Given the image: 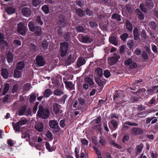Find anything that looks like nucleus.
<instances>
[{
    "label": "nucleus",
    "mask_w": 158,
    "mask_h": 158,
    "mask_svg": "<svg viewBox=\"0 0 158 158\" xmlns=\"http://www.w3.org/2000/svg\"><path fill=\"white\" fill-rule=\"evenodd\" d=\"M49 113V110L48 108H44L42 105H39L37 114V117L43 119H45L48 117Z\"/></svg>",
    "instance_id": "nucleus-1"
},
{
    "label": "nucleus",
    "mask_w": 158,
    "mask_h": 158,
    "mask_svg": "<svg viewBox=\"0 0 158 158\" xmlns=\"http://www.w3.org/2000/svg\"><path fill=\"white\" fill-rule=\"evenodd\" d=\"M31 113L30 109H27V106L24 105L18 110V114L19 115H25L27 116L29 115Z\"/></svg>",
    "instance_id": "nucleus-2"
},
{
    "label": "nucleus",
    "mask_w": 158,
    "mask_h": 158,
    "mask_svg": "<svg viewBox=\"0 0 158 158\" xmlns=\"http://www.w3.org/2000/svg\"><path fill=\"white\" fill-rule=\"evenodd\" d=\"M68 48V44L66 42L60 43V55L61 56H64L67 54Z\"/></svg>",
    "instance_id": "nucleus-3"
},
{
    "label": "nucleus",
    "mask_w": 158,
    "mask_h": 158,
    "mask_svg": "<svg viewBox=\"0 0 158 158\" xmlns=\"http://www.w3.org/2000/svg\"><path fill=\"white\" fill-rule=\"evenodd\" d=\"M27 30V27L23 23H20L18 25V32L22 35H25Z\"/></svg>",
    "instance_id": "nucleus-4"
},
{
    "label": "nucleus",
    "mask_w": 158,
    "mask_h": 158,
    "mask_svg": "<svg viewBox=\"0 0 158 158\" xmlns=\"http://www.w3.org/2000/svg\"><path fill=\"white\" fill-rule=\"evenodd\" d=\"M120 56L116 54H113L112 56L110 57L108 60V63L113 65L115 64L120 58Z\"/></svg>",
    "instance_id": "nucleus-5"
},
{
    "label": "nucleus",
    "mask_w": 158,
    "mask_h": 158,
    "mask_svg": "<svg viewBox=\"0 0 158 158\" xmlns=\"http://www.w3.org/2000/svg\"><path fill=\"white\" fill-rule=\"evenodd\" d=\"M124 64L127 67L129 66V68L131 69H133L136 68L137 66V64L134 61H133L130 58H129L126 60L124 62Z\"/></svg>",
    "instance_id": "nucleus-6"
},
{
    "label": "nucleus",
    "mask_w": 158,
    "mask_h": 158,
    "mask_svg": "<svg viewBox=\"0 0 158 158\" xmlns=\"http://www.w3.org/2000/svg\"><path fill=\"white\" fill-rule=\"evenodd\" d=\"M35 60L37 67L43 66L45 64L44 59L41 56H37L36 57Z\"/></svg>",
    "instance_id": "nucleus-7"
},
{
    "label": "nucleus",
    "mask_w": 158,
    "mask_h": 158,
    "mask_svg": "<svg viewBox=\"0 0 158 158\" xmlns=\"http://www.w3.org/2000/svg\"><path fill=\"white\" fill-rule=\"evenodd\" d=\"M76 55L75 54H70L68 57L65 61L66 64L69 65L73 63L76 59Z\"/></svg>",
    "instance_id": "nucleus-8"
},
{
    "label": "nucleus",
    "mask_w": 158,
    "mask_h": 158,
    "mask_svg": "<svg viewBox=\"0 0 158 158\" xmlns=\"http://www.w3.org/2000/svg\"><path fill=\"white\" fill-rule=\"evenodd\" d=\"M49 125L51 128L55 129L56 131L60 129L58 123L56 120H50L49 122Z\"/></svg>",
    "instance_id": "nucleus-9"
},
{
    "label": "nucleus",
    "mask_w": 158,
    "mask_h": 158,
    "mask_svg": "<svg viewBox=\"0 0 158 158\" xmlns=\"http://www.w3.org/2000/svg\"><path fill=\"white\" fill-rule=\"evenodd\" d=\"M152 111V110H149L143 112H140L135 115V117L137 118V119H139L140 118H144L147 115V114L151 113Z\"/></svg>",
    "instance_id": "nucleus-10"
},
{
    "label": "nucleus",
    "mask_w": 158,
    "mask_h": 158,
    "mask_svg": "<svg viewBox=\"0 0 158 158\" xmlns=\"http://www.w3.org/2000/svg\"><path fill=\"white\" fill-rule=\"evenodd\" d=\"M60 106L57 103H54L53 105V108L55 114H57L61 113Z\"/></svg>",
    "instance_id": "nucleus-11"
},
{
    "label": "nucleus",
    "mask_w": 158,
    "mask_h": 158,
    "mask_svg": "<svg viewBox=\"0 0 158 158\" xmlns=\"http://www.w3.org/2000/svg\"><path fill=\"white\" fill-rule=\"evenodd\" d=\"M132 132L133 135H139L142 134L143 133V131L141 128L135 127L132 129Z\"/></svg>",
    "instance_id": "nucleus-12"
},
{
    "label": "nucleus",
    "mask_w": 158,
    "mask_h": 158,
    "mask_svg": "<svg viewBox=\"0 0 158 158\" xmlns=\"http://www.w3.org/2000/svg\"><path fill=\"white\" fill-rule=\"evenodd\" d=\"M22 12L23 15L26 17H29L31 15V11L28 8H23L22 10Z\"/></svg>",
    "instance_id": "nucleus-13"
},
{
    "label": "nucleus",
    "mask_w": 158,
    "mask_h": 158,
    "mask_svg": "<svg viewBox=\"0 0 158 158\" xmlns=\"http://www.w3.org/2000/svg\"><path fill=\"white\" fill-rule=\"evenodd\" d=\"M35 127L36 130L41 132H42L43 130L44 125L41 123H37L35 124Z\"/></svg>",
    "instance_id": "nucleus-14"
},
{
    "label": "nucleus",
    "mask_w": 158,
    "mask_h": 158,
    "mask_svg": "<svg viewBox=\"0 0 158 158\" xmlns=\"http://www.w3.org/2000/svg\"><path fill=\"white\" fill-rule=\"evenodd\" d=\"M81 39L82 42L86 43H90L92 41V39L88 36L82 35Z\"/></svg>",
    "instance_id": "nucleus-15"
},
{
    "label": "nucleus",
    "mask_w": 158,
    "mask_h": 158,
    "mask_svg": "<svg viewBox=\"0 0 158 158\" xmlns=\"http://www.w3.org/2000/svg\"><path fill=\"white\" fill-rule=\"evenodd\" d=\"M1 75L5 79H7L9 76V73L6 69L2 68L1 70Z\"/></svg>",
    "instance_id": "nucleus-16"
},
{
    "label": "nucleus",
    "mask_w": 158,
    "mask_h": 158,
    "mask_svg": "<svg viewBox=\"0 0 158 158\" xmlns=\"http://www.w3.org/2000/svg\"><path fill=\"white\" fill-rule=\"evenodd\" d=\"M64 83L66 85V87L69 90H71L74 89V86L72 82L65 81Z\"/></svg>",
    "instance_id": "nucleus-17"
},
{
    "label": "nucleus",
    "mask_w": 158,
    "mask_h": 158,
    "mask_svg": "<svg viewBox=\"0 0 158 158\" xmlns=\"http://www.w3.org/2000/svg\"><path fill=\"white\" fill-rule=\"evenodd\" d=\"M85 62V59L83 57L79 58L78 59L77 63V67L79 68L84 64Z\"/></svg>",
    "instance_id": "nucleus-18"
},
{
    "label": "nucleus",
    "mask_w": 158,
    "mask_h": 158,
    "mask_svg": "<svg viewBox=\"0 0 158 158\" xmlns=\"http://www.w3.org/2000/svg\"><path fill=\"white\" fill-rule=\"evenodd\" d=\"M13 54L10 52H8L7 54L6 60L9 63H12L13 61Z\"/></svg>",
    "instance_id": "nucleus-19"
},
{
    "label": "nucleus",
    "mask_w": 158,
    "mask_h": 158,
    "mask_svg": "<svg viewBox=\"0 0 158 158\" xmlns=\"http://www.w3.org/2000/svg\"><path fill=\"white\" fill-rule=\"evenodd\" d=\"M14 129L16 131L19 132L20 131V127L21 126L17 122L16 123L13 122L12 123Z\"/></svg>",
    "instance_id": "nucleus-20"
},
{
    "label": "nucleus",
    "mask_w": 158,
    "mask_h": 158,
    "mask_svg": "<svg viewBox=\"0 0 158 158\" xmlns=\"http://www.w3.org/2000/svg\"><path fill=\"white\" fill-rule=\"evenodd\" d=\"M34 33L37 36H39L41 34V27L36 26L34 31Z\"/></svg>",
    "instance_id": "nucleus-21"
},
{
    "label": "nucleus",
    "mask_w": 158,
    "mask_h": 158,
    "mask_svg": "<svg viewBox=\"0 0 158 158\" xmlns=\"http://www.w3.org/2000/svg\"><path fill=\"white\" fill-rule=\"evenodd\" d=\"M25 64L23 61L19 62L17 64V68L16 69L18 70H22L24 67Z\"/></svg>",
    "instance_id": "nucleus-22"
},
{
    "label": "nucleus",
    "mask_w": 158,
    "mask_h": 158,
    "mask_svg": "<svg viewBox=\"0 0 158 158\" xmlns=\"http://www.w3.org/2000/svg\"><path fill=\"white\" fill-rule=\"evenodd\" d=\"M133 34L135 40H137L139 39V36L138 31L136 28H134L133 30Z\"/></svg>",
    "instance_id": "nucleus-23"
},
{
    "label": "nucleus",
    "mask_w": 158,
    "mask_h": 158,
    "mask_svg": "<svg viewBox=\"0 0 158 158\" xmlns=\"http://www.w3.org/2000/svg\"><path fill=\"white\" fill-rule=\"evenodd\" d=\"M135 12L137 14L138 16L139 19L143 20L144 19V17L143 13L140 11L139 9H136Z\"/></svg>",
    "instance_id": "nucleus-24"
},
{
    "label": "nucleus",
    "mask_w": 158,
    "mask_h": 158,
    "mask_svg": "<svg viewBox=\"0 0 158 158\" xmlns=\"http://www.w3.org/2000/svg\"><path fill=\"white\" fill-rule=\"evenodd\" d=\"M6 10L8 14H11L15 13V9L11 7H8L6 8Z\"/></svg>",
    "instance_id": "nucleus-25"
},
{
    "label": "nucleus",
    "mask_w": 158,
    "mask_h": 158,
    "mask_svg": "<svg viewBox=\"0 0 158 158\" xmlns=\"http://www.w3.org/2000/svg\"><path fill=\"white\" fill-rule=\"evenodd\" d=\"M22 73L19 70L15 69L14 71V77L15 78H19L21 77Z\"/></svg>",
    "instance_id": "nucleus-26"
},
{
    "label": "nucleus",
    "mask_w": 158,
    "mask_h": 158,
    "mask_svg": "<svg viewBox=\"0 0 158 158\" xmlns=\"http://www.w3.org/2000/svg\"><path fill=\"white\" fill-rule=\"evenodd\" d=\"M127 46L131 49H133L134 47H135L134 41L133 40H129L127 43Z\"/></svg>",
    "instance_id": "nucleus-27"
},
{
    "label": "nucleus",
    "mask_w": 158,
    "mask_h": 158,
    "mask_svg": "<svg viewBox=\"0 0 158 158\" xmlns=\"http://www.w3.org/2000/svg\"><path fill=\"white\" fill-rule=\"evenodd\" d=\"M147 7L149 9L152 8L154 4L153 2L150 0H147L146 3Z\"/></svg>",
    "instance_id": "nucleus-28"
},
{
    "label": "nucleus",
    "mask_w": 158,
    "mask_h": 158,
    "mask_svg": "<svg viewBox=\"0 0 158 158\" xmlns=\"http://www.w3.org/2000/svg\"><path fill=\"white\" fill-rule=\"evenodd\" d=\"M52 94V92L50 89H46L44 93V95L45 97H49Z\"/></svg>",
    "instance_id": "nucleus-29"
},
{
    "label": "nucleus",
    "mask_w": 158,
    "mask_h": 158,
    "mask_svg": "<svg viewBox=\"0 0 158 158\" xmlns=\"http://www.w3.org/2000/svg\"><path fill=\"white\" fill-rule=\"evenodd\" d=\"M126 26L127 29L129 31H131L133 28L131 24L128 20L126 22Z\"/></svg>",
    "instance_id": "nucleus-30"
},
{
    "label": "nucleus",
    "mask_w": 158,
    "mask_h": 158,
    "mask_svg": "<svg viewBox=\"0 0 158 158\" xmlns=\"http://www.w3.org/2000/svg\"><path fill=\"white\" fill-rule=\"evenodd\" d=\"M28 27L31 31H34L35 27L34 25V23L32 22H30L28 23Z\"/></svg>",
    "instance_id": "nucleus-31"
},
{
    "label": "nucleus",
    "mask_w": 158,
    "mask_h": 158,
    "mask_svg": "<svg viewBox=\"0 0 158 158\" xmlns=\"http://www.w3.org/2000/svg\"><path fill=\"white\" fill-rule=\"evenodd\" d=\"M110 42L115 45H116L117 44V42L116 38L114 36L111 37L109 38Z\"/></svg>",
    "instance_id": "nucleus-32"
},
{
    "label": "nucleus",
    "mask_w": 158,
    "mask_h": 158,
    "mask_svg": "<svg viewBox=\"0 0 158 158\" xmlns=\"http://www.w3.org/2000/svg\"><path fill=\"white\" fill-rule=\"evenodd\" d=\"M18 123L21 126L25 125L28 123V121L26 119H22L20 121L18 122Z\"/></svg>",
    "instance_id": "nucleus-33"
},
{
    "label": "nucleus",
    "mask_w": 158,
    "mask_h": 158,
    "mask_svg": "<svg viewBox=\"0 0 158 158\" xmlns=\"http://www.w3.org/2000/svg\"><path fill=\"white\" fill-rule=\"evenodd\" d=\"M64 93V92L60 90L59 89H56L54 91V94L56 96H59L61 95H63Z\"/></svg>",
    "instance_id": "nucleus-34"
},
{
    "label": "nucleus",
    "mask_w": 158,
    "mask_h": 158,
    "mask_svg": "<svg viewBox=\"0 0 158 158\" xmlns=\"http://www.w3.org/2000/svg\"><path fill=\"white\" fill-rule=\"evenodd\" d=\"M143 148V145L142 144H140L138 145L137 147V155L139 154L141 152Z\"/></svg>",
    "instance_id": "nucleus-35"
},
{
    "label": "nucleus",
    "mask_w": 158,
    "mask_h": 158,
    "mask_svg": "<svg viewBox=\"0 0 158 158\" xmlns=\"http://www.w3.org/2000/svg\"><path fill=\"white\" fill-rule=\"evenodd\" d=\"M42 2V0H32L33 5L35 7L37 6Z\"/></svg>",
    "instance_id": "nucleus-36"
},
{
    "label": "nucleus",
    "mask_w": 158,
    "mask_h": 158,
    "mask_svg": "<svg viewBox=\"0 0 158 158\" xmlns=\"http://www.w3.org/2000/svg\"><path fill=\"white\" fill-rule=\"evenodd\" d=\"M9 89V85L8 83H6L5 85V87L3 92V95H5L8 91Z\"/></svg>",
    "instance_id": "nucleus-37"
},
{
    "label": "nucleus",
    "mask_w": 158,
    "mask_h": 158,
    "mask_svg": "<svg viewBox=\"0 0 158 158\" xmlns=\"http://www.w3.org/2000/svg\"><path fill=\"white\" fill-rule=\"evenodd\" d=\"M112 19H116L118 21H120L121 20V16L116 14H113L111 17Z\"/></svg>",
    "instance_id": "nucleus-38"
},
{
    "label": "nucleus",
    "mask_w": 158,
    "mask_h": 158,
    "mask_svg": "<svg viewBox=\"0 0 158 158\" xmlns=\"http://www.w3.org/2000/svg\"><path fill=\"white\" fill-rule=\"evenodd\" d=\"M46 135L50 140H52V134L50 131H48L46 132Z\"/></svg>",
    "instance_id": "nucleus-39"
},
{
    "label": "nucleus",
    "mask_w": 158,
    "mask_h": 158,
    "mask_svg": "<svg viewBox=\"0 0 158 158\" xmlns=\"http://www.w3.org/2000/svg\"><path fill=\"white\" fill-rule=\"evenodd\" d=\"M42 9L45 14H47L49 13L48 7L47 5H45L43 6L42 7Z\"/></svg>",
    "instance_id": "nucleus-40"
},
{
    "label": "nucleus",
    "mask_w": 158,
    "mask_h": 158,
    "mask_svg": "<svg viewBox=\"0 0 158 158\" xmlns=\"http://www.w3.org/2000/svg\"><path fill=\"white\" fill-rule=\"evenodd\" d=\"M85 82L88 83L90 85H93L94 82L93 80L89 77H86L85 79Z\"/></svg>",
    "instance_id": "nucleus-41"
},
{
    "label": "nucleus",
    "mask_w": 158,
    "mask_h": 158,
    "mask_svg": "<svg viewBox=\"0 0 158 158\" xmlns=\"http://www.w3.org/2000/svg\"><path fill=\"white\" fill-rule=\"evenodd\" d=\"M110 122L114 130L116 129L118 127V124L117 122L115 120H111Z\"/></svg>",
    "instance_id": "nucleus-42"
},
{
    "label": "nucleus",
    "mask_w": 158,
    "mask_h": 158,
    "mask_svg": "<svg viewBox=\"0 0 158 158\" xmlns=\"http://www.w3.org/2000/svg\"><path fill=\"white\" fill-rule=\"evenodd\" d=\"M128 36V34L127 33H124L120 36L121 39L123 41H125Z\"/></svg>",
    "instance_id": "nucleus-43"
},
{
    "label": "nucleus",
    "mask_w": 158,
    "mask_h": 158,
    "mask_svg": "<svg viewBox=\"0 0 158 158\" xmlns=\"http://www.w3.org/2000/svg\"><path fill=\"white\" fill-rule=\"evenodd\" d=\"M96 73L98 75L99 77H101L103 75L102 70L100 68H98L95 70Z\"/></svg>",
    "instance_id": "nucleus-44"
},
{
    "label": "nucleus",
    "mask_w": 158,
    "mask_h": 158,
    "mask_svg": "<svg viewBox=\"0 0 158 158\" xmlns=\"http://www.w3.org/2000/svg\"><path fill=\"white\" fill-rule=\"evenodd\" d=\"M36 96L35 94H32L30 97V102L31 103L35 101Z\"/></svg>",
    "instance_id": "nucleus-45"
},
{
    "label": "nucleus",
    "mask_w": 158,
    "mask_h": 158,
    "mask_svg": "<svg viewBox=\"0 0 158 158\" xmlns=\"http://www.w3.org/2000/svg\"><path fill=\"white\" fill-rule=\"evenodd\" d=\"M41 45L43 48L46 49L48 46L47 41L45 40L43 41L42 42Z\"/></svg>",
    "instance_id": "nucleus-46"
},
{
    "label": "nucleus",
    "mask_w": 158,
    "mask_h": 158,
    "mask_svg": "<svg viewBox=\"0 0 158 158\" xmlns=\"http://www.w3.org/2000/svg\"><path fill=\"white\" fill-rule=\"evenodd\" d=\"M31 85L29 83H27L25 84L23 86V89L24 90L28 91L31 88Z\"/></svg>",
    "instance_id": "nucleus-47"
},
{
    "label": "nucleus",
    "mask_w": 158,
    "mask_h": 158,
    "mask_svg": "<svg viewBox=\"0 0 158 158\" xmlns=\"http://www.w3.org/2000/svg\"><path fill=\"white\" fill-rule=\"evenodd\" d=\"M76 11L78 15L80 17L83 16L84 14L83 11L81 9H77L76 10Z\"/></svg>",
    "instance_id": "nucleus-48"
},
{
    "label": "nucleus",
    "mask_w": 158,
    "mask_h": 158,
    "mask_svg": "<svg viewBox=\"0 0 158 158\" xmlns=\"http://www.w3.org/2000/svg\"><path fill=\"white\" fill-rule=\"evenodd\" d=\"M103 74L106 78H108L111 75L109 71L107 70H104Z\"/></svg>",
    "instance_id": "nucleus-49"
},
{
    "label": "nucleus",
    "mask_w": 158,
    "mask_h": 158,
    "mask_svg": "<svg viewBox=\"0 0 158 158\" xmlns=\"http://www.w3.org/2000/svg\"><path fill=\"white\" fill-rule=\"evenodd\" d=\"M64 37L66 41H68L70 39V33L69 32H67L64 35Z\"/></svg>",
    "instance_id": "nucleus-50"
},
{
    "label": "nucleus",
    "mask_w": 158,
    "mask_h": 158,
    "mask_svg": "<svg viewBox=\"0 0 158 158\" xmlns=\"http://www.w3.org/2000/svg\"><path fill=\"white\" fill-rule=\"evenodd\" d=\"M23 139H26L27 141H28L30 139L29 135L27 133L23 134L22 135Z\"/></svg>",
    "instance_id": "nucleus-51"
},
{
    "label": "nucleus",
    "mask_w": 158,
    "mask_h": 158,
    "mask_svg": "<svg viewBox=\"0 0 158 158\" xmlns=\"http://www.w3.org/2000/svg\"><path fill=\"white\" fill-rule=\"evenodd\" d=\"M78 101L80 104L82 106L84 105L85 102V99L81 98L78 99Z\"/></svg>",
    "instance_id": "nucleus-52"
},
{
    "label": "nucleus",
    "mask_w": 158,
    "mask_h": 158,
    "mask_svg": "<svg viewBox=\"0 0 158 158\" xmlns=\"http://www.w3.org/2000/svg\"><path fill=\"white\" fill-rule=\"evenodd\" d=\"M150 27L152 29H155L156 27V23L154 22H151L149 23Z\"/></svg>",
    "instance_id": "nucleus-53"
},
{
    "label": "nucleus",
    "mask_w": 158,
    "mask_h": 158,
    "mask_svg": "<svg viewBox=\"0 0 158 158\" xmlns=\"http://www.w3.org/2000/svg\"><path fill=\"white\" fill-rule=\"evenodd\" d=\"M158 88V85L155 86L152 88V89H148L147 91L149 92L150 94H152L155 91V89H157Z\"/></svg>",
    "instance_id": "nucleus-54"
},
{
    "label": "nucleus",
    "mask_w": 158,
    "mask_h": 158,
    "mask_svg": "<svg viewBox=\"0 0 158 158\" xmlns=\"http://www.w3.org/2000/svg\"><path fill=\"white\" fill-rule=\"evenodd\" d=\"M81 142L82 145H83L85 146H87L88 144V140L84 139H82L81 140Z\"/></svg>",
    "instance_id": "nucleus-55"
},
{
    "label": "nucleus",
    "mask_w": 158,
    "mask_h": 158,
    "mask_svg": "<svg viewBox=\"0 0 158 158\" xmlns=\"http://www.w3.org/2000/svg\"><path fill=\"white\" fill-rule=\"evenodd\" d=\"M77 31L78 32H85V31L82 26H78L76 27Z\"/></svg>",
    "instance_id": "nucleus-56"
},
{
    "label": "nucleus",
    "mask_w": 158,
    "mask_h": 158,
    "mask_svg": "<svg viewBox=\"0 0 158 158\" xmlns=\"http://www.w3.org/2000/svg\"><path fill=\"white\" fill-rule=\"evenodd\" d=\"M36 21L41 25H42L43 24V23L40 17L39 16L37 17L36 19Z\"/></svg>",
    "instance_id": "nucleus-57"
},
{
    "label": "nucleus",
    "mask_w": 158,
    "mask_h": 158,
    "mask_svg": "<svg viewBox=\"0 0 158 158\" xmlns=\"http://www.w3.org/2000/svg\"><path fill=\"white\" fill-rule=\"evenodd\" d=\"M125 124H127V125L129 126H138V124L137 123H132L129 121H127L125 123Z\"/></svg>",
    "instance_id": "nucleus-58"
},
{
    "label": "nucleus",
    "mask_w": 158,
    "mask_h": 158,
    "mask_svg": "<svg viewBox=\"0 0 158 158\" xmlns=\"http://www.w3.org/2000/svg\"><path fill=\"white\" fill-rule=\"evenodd\" d=\"M31 49L33 51H37L38 50L37 47L33 44H31Z\"/></svg>",
    "instance_id": "nucleus-59"
},
{
    "label": "nucleus",
    "mask_w": 158,
    "mask_h": 158,
    "mask_svg": "<svg viewBox=\"0 0 158 158\" xmlns=\"http://www.w3.org/2000/svg\"><path fill=\"white\" fill-rule=\"evenodd\" d=\"M45 146L46 148L48 150L49 152H52V150L50 146L48 143L46 142L45 143Z\"/></svg>",
    "instance_id": "nucleus-60"
},
{
    "label": "nucleus",
    "mask_w": 158,
    "mask_h": 158,
    "mask_svg": "<svg viewBox=\"0 0 158 158\" xmlns=\"http://www.w3.org/2000/svg\"><path fill=\"white\" fill-rule=\"evenodd\" d=\"M13 43L15 45L17 46H20L21 44V41L17 40H14Z\"/></svg>",
    "instance_id": "nucleus-61"
},
{
    "label": "nucleus",
    "mask_w": 158,
    "mask_h": 158,
    "mask_svg": "<svg viewBox=\"0 0 158 158\" xmlns=\"http://www.w3.org/2000/svg\"><path fill=\"white\" fill-rule=\"evenodd\" d=\"M60 126L64 128L65 126V121L64 119L61 120L60 122Z\"/></svg>",
    "instance_id": "nucleus-62"
},
{
    "label": "nucleus",
    "mask_w": 158,
    "mask_h": 158,
    "mask_svg": "<svg viewBox=\"0 0 158 158\" xmlns=\"http://www.w3.org/2000/svg\"><path fill=\"white\" fill-rule=\"evenodd\" d=\"M18 85L16 84L15 85L13 86L12 89V93H14L16 92L18 88Z\"/></svg>",
    "instance_id": "nucleus-63"
},
{
    "label": "nucleus",
    "mask_w": 158,
    "mask_h": 158,
    "mask_svg": "<svg viewBox=\"0 0 158 158\" xmlns=\"http://www.w3.org/2000/svg\"><path fill=\"white\" fill-rule=\"evenodd\" d=\"M100 139L99 141V143L102 145H104L105 144V139L101 137H100Z\"/></svg>",
    "instance_id": "nucleus-64"
}]
</instances>
